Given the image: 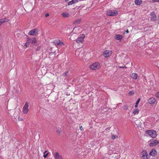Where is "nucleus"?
<instances>
[{
    "mask_svg": "<svg viewBox=\"0 0 159 159\" xmlns=\"http://www.w3.org/2000/svg\"><path fill=\"white\" fill-rule=\"evenodd\" d=\"M68 72H66L65 73H64L63 74V76L64 77H66L67 75V73Z\"/></svg>",
    "mask_w": 159,
    "mask_h": 159,
    "instance_id": "obj_38",
    "label": "nucleus"
},
{
    "mask_svg": "<svg viewBox=\"0 0 159 159\" xmlns=\"http://www.w3.org/2000/svg\"><path fill=\"white\" fill-rule=\"evenodd\" d=\"M78 2V0H72V1L69 2L68 4V5H72L74 3H75Z\"/></svg>",
    "mask_w": 159,
    "mask_h": 159,
    "instance_id": "obj_21",
    "label": "nucleus"
},
{
    "mask_svg": "<svg viewBox=\"0 0 159 159\" xmlns=\"http://www.w3.org/2000/svg\"><path fill=\"white\" fill-rule=\"evenodd\" d=\"M29 103L28 102H26L22 109V112L24 114H26L28 112L29 110Z\"/></svg>",
    "mask_w": 159,
    "mask_h": 159,
    "instance_id": "obj_4",
    "label": "nucleus"
},
{
    "mask_svg": "<svg viewBox=\"0 0 159 159\" xmlns=\"http://www.w3.org/2000/svg\"><path fill=\"white\" fill-rule=\"evenodd\" d=\"M140 98H139L138 99L137 102H136L135 105V108H137L138 107V104L139 103V102H140Z\"/></svg>",
    "mask_w": 159,
    "mask_h": 159,
    "instance_id": "obj_26",
    "label": "nucleus"
},
{
    "mask_svg": "<svg viewBox=\"0 0 159 159\" xmlns=\"http://www.w3.org/2000/svg\"><path fill=\"white\" fill-rule=\"evenodd\" d=\"M125 32L126 33H128L129 32V30L128 29L125 31Z\"/></svg>",
    "mask_w": 159,
    "mask_h": 159,
    "instance_id": "obj_42",
    "label": "nucleus"
},
{
    "mask_svg": "<svg viewBox=\"0 0 159 159\" xmlns=\"http://www.w3.org/2000/svg\"><path fill=\"white\" fill-rule=\"evenodd\" d=\"M159 143V141L157 140H154L151 142L149 145L150 147H153L156 146Z\"/></svg>",
    "mask_w": 159,
    "mask_h": 159,
    "instance_id": "obj_9",
    "label": "nucleus"
},
{
    "mask_svg": "<svg viewBox=\"0 0 159 159\" xmlns=\"http://www.w3.org/2000/svg\"><path fill=\"white\" fill-rule=\"evenodd\" d=\"M135 4L137 6H140L143 3V1L142 0H135Z\"/></svg>",
    "mask_w": 159,
    "mask_h": 159,
    "instance_id": "obj_17",
    "label": "nucleus"
},
{
    "mask_svg": "<svg viewBox=\"0 0 159 159\" xmlns=\"http://www.w3.org/2000/svg\"><path fill=\"white\" fill-rule=\"evenodd\" d=\"M118 14L117 11L114 10H108L106 12V15L107 16H113L117 15Z\"/></svg>",
    "mask_w": 159,
    "mask_h": 159,
    "instance_id": "obj_1",
    "label": "nucleus"
},
{
    "mask_svg": "<svg viewBox=\"0 0 159 159\" xmlns=\"http://www.w3.org/2000/svg\"><path fill=\"white\" fill-rule=\"evenodd\" d=\"M112 51L108 50H106L103 53L104 57H107L111 56L112 54Z\"/></svg>",
    "mask_w": 159,
    "mask_h": 159,
    "instance_id": "obj_6",
    "label": "nucleus"
},
{
    "mask_svg": "<svg viewBox=\"0 0 159 159\" xmlns=\"http://www.w3.org/2000/svg\"><path fill=\"white\" fill-rule=\"evenodd\" d=\"M40 48H40V47L38 46L37 47V48L36 50H37V51H39V50H40Z\"/></svg>",
    "mask_w": 159,
    "mask_h": 159,
    "instance_id": "obj_39",
    "label": "nucleus"
},
{
    "mask_svg": "<svg viewBox=\"0 0 159 159\" xmlns=\"http://www.w3.org/2000/svg\"><path fill=\"white\" fill-rule=\"evenodd\" d=\"M66 1H68V0H66Z\"/></svg>",
    "mask_w": 159,
    "mask_h": 159,
    "instance_id": "obj_44",
    "label": "nucleus"
},
{
    "mask_svg": "<svg viewBox=\"0 0 159 159\" xmlns=\"http://www.w3.org/2000/svg\"><path fill=\"white\" fill-rule=\"evenodd\" d=\"M155 95L157 97L159 98V92H157L156 93Z\"/></svg>",
    "mask_w": 159,
    "mask_h": 159,
    "instance_id": "obj_36",
    "label": "nucleus"
},
{
    "mask_svg": "<svg viewBox=\"0 0 159 159\" xmlns=\"http://www.w3.org/2000/svg\"><path fill=\"white\" fill-rule=\"evenodd\" d=\"M119 67L121 68H126L127 67L125 66H119Z\"/></svg>",
    "mask_w": 159,
    "mask_h": 159,
    "instance_id": "obj_40",
    "label": "nucleus"
},
{
    "mask_svg": "<svg viewBox=\"0 0 159 159\" xmlns=\"http://www.w3.org/2000/svg\"><path fill=\"white\" fill-rule=\"evenodd\" d=\"M29 44H30V43H31V39L28 37L26 39V41Z\"/></svg>",
    "mask_w": 159,
    "mask_h": 159,
    "instance_id": "obj_28",
    "label": "nucleus"
},
{
    "mask_svg": "<svg viewBox=\"0 0 159 159\" xmlns=\"http://www.w3.org/2000/svg\"><path fill=\"white\" fill-rule=\"evenodd\" d=\"M38 33V29H34L31 30L29 32L28 34L30 35L36 36Z\"/></svg>",
    "mask_w": 159,
    "mask_h": 159,
    "instance_id": "obj_5",
    "label": "nucleus"
},
{
    "mask_svg": "<svg viewBox=\"0 0 159 159\" xmlns=\"http://www.w3.org/2000/svg\"><path fill=\"white\" fill-rule=\"evenodd\" d=\"M75 55L76 56L79 57V58H81L82 57V53H80L79 51H76L75 52Z\"/></svg>",
    "mask_w": 159,
    "mask_h": 159,
    "instance_id": "obj_23",
    "label": "nucleus"
},
{
    "mask_svg": "<svg viewBox=\"0 0 159 159\" xmlns=\"http://www.w3.org/2000/svg\"><path fill=\"white\" fill-rule=\"evenodd\" d=\"M64 45V43L62 42H61V41L60 42L59 44H58V45L57 46V47H62Z\"/></svg>",
    "mask_w": 159,
    "mask_h": 159,
    "instance_id": "obj_29",
    "label": "nucleus"
},
{
    "mask_svg": "<svg viewBox=\"0 0 159 159\" xmlns=\"http://www.w3.org/2000/svg\"><path fill=\"white\" fill-rule=\"evenodd\" d=\"M134 93V92L133 91H130L129 92V95H132Z\"/></svg>",
    "mask_w": 159,
    "mask_h": 159,
    "instance_id": "obj_35",
    "label": "nucleus"
},
{
    "mask_svg": "<svg viewBox=\"0 0 159 159\" xmlns=\"http://www.w3.org/2000/svg\"><path fill=\"white\" fill-rule=\"evenodd\" d=\"M150 15L152 17L151 18V20L154 21L157 19V16L155 14L154 12L153 11L151 12L150 14Z\"/></svg>",
    "mask_w": 159,
    "mask_h": 159,
    "instance_id": "obj_12",
    "label": "nucleus"
},
{
    "mask_svg": "<svg viewBox=\"0 0 159 159\" xmlns=\"http://www.w3.org/2000/svg\"><path fill=\"white\" fill-rule=\"evenodd\" d=\"M81 21V20L80 19H78L76 20L73 22V24L76 25L80 24Z\"/></svg>",
    "mask_w": 159,
    "mask_h": 159,
    "instance_id": "obj_22",
    "label": "nucleus"
},
{
    "mask_svg": "<svg viewBox=\"0 0 159 159\" xmlns=\"http://www.w3.org/2000/svg\"><path fill=\"white\" fill-rule=\"evenodd\" d=\"M9 20L6 18H4L0 19V26L1 25L5 22H8Z\"/></svg>",
    "mask_w": 159,
    "mask_h": 159,
    "instance_id": "obj_16",
    "label": "nucleus"
},
{
    "mask_svg": "<svg viewBox=\"0 0 159 159\" xmlns=\"http://www.w3.org/2000/svg\"><path fill=\"white\" fill-rule=\"evenodd\" d=\"M30 44H29L27 42H26V43L25 44L24 46L25 47V48H27L29 47Z\"/></svg>",
    "mask_w": 159,
    "mask_h": 159,
    "instance_id": "obj_30",
    "label": "nucleus"
},
{
    "mask_svg": "<svg viewBox=\"0 0 159 159\" xmlns=\"http://www.w3.org/2000/svg\"><path fill=\"white\" fill-rule=\"evenodd\" d=\"M152 1L153 2H159V0H152Z\"/></svg>",
    "mask_w": 159,
    "mask_h": 159,
    "instance_id": "obj_37",
    "label": "nucleus"
},
{
    "mask_svg": "<svg viewBox=\"0 0 159 159\" xmlns=\"http://www.w3.org/2000/svg\"><path fill=\"white\" fill-rule=\"evenodd\" d=\"M56 131L57 133L60 134L61 132V129L60 128H58L57 129Z\"/></svg>",
    "mask_w": 159,
    "mask_h": 159,
    "instance_id": "obj_31",
    "label": "nucleus"
},
{
    "mask_svg": "<svg viewBox=\"0 0 159 159\" xmlns=\"http://www.w3.org/2000/svg\"><path fill=\"white\" fill-rule=\"evenodd\" d=\"M128 107L126 105H124L123 106V108L124 110L127 109Z\"/></svg>",
    "mask_w": 159,
    "mask_h": 159,
    "instance_id": "obj_32",
    "label": "nucleus"
},
{
    "mask_svg": "<svg viewBox=\"0 0 159 159\" xmlns=\"http://www.w3.org/2000/svg\"><path fill=\"white\" fill-rule=\"evenodd\" d=\"M146 133L148 134L152 138H156L157 136L156 132L154 130H150L146 131Z\"/></svg>",
    "mask_w": 159,
    "mask_h": 159,
    "instance_id": "obj_2",
    "label": "nucleus"
},
{
    "mask_svg": "<svg viewBox=\"0 0 159 159\" xmlns=\"http://www.w3.org/2000/svg\"><path fill=\"white\" fill-rule=\"evenodd\" d=\"M111 139H114L116 138H118V137L116 136L115 135H112L111 137Z\"/></svg>",
    "mask_w": 159,
    "mask_h": 159,
    "instance_id": "obj_33",
    "label": "nucleus"
},
{
    "mask_svg": "<svg viewBox=\"0 0 159 159\" xmlns=\"http://www.w3.org/2000/svg\"><path fill=\"white\" fill-rule=\"evenodd\" d=\"M61 15L64 18H67L70 16L69 14L66 12L62 13Z\"/></svg>",
    "mask_w": 159,
    "mask_h": 159,
    "instance_id": "obj_20",
    "label": "nucleus"
},
{
    "mask_svg": "<svg viewBox=\"0 0 159 159\" xmlns=\"http://www.w3.org/2000/svg\"><path fill=\"white\" fill-rule=\"evenodd\" d=\"M75 36V34H73L70 37V39L71 40H74L75 39V38H74V37Z\"/></svg>",
    "mask_w": 159,
    "mask_h": 159,
    "instance_id": "obj_34",
    "label": "nucleus"
},
{
    "mask_svg": "<svg viewBox=\"0 0 159 159\" xmlns=\"http://www.w3.org/2000/svg\"><path fill=\"white\" fill-rule=\"evenodd\" d=\"M22 120V119H21V120Z\"/></svg>",
    "mask_w": 159,
    "mask_h": 159,
    "instance_id": "obj_45",
    "label": "nucleus"
},
{
    "mask_svg": "<svg viewBox=\"0 0 159 159\" xmlns=\"http://www.w3.org/2000/svg\"><path fill=\"white\" fill-rule=\"evenodd\" d=\"M157 152L156 150L153 148L152 149L151 152L150 153V154L152 156H155Z\"/></svg>",
    "mask_w": 159,
    "mask_h": 159,
    "instance_id": "obj_19",
    "label": "nucleus"
},
{
    "mask_svg": "<svg viewBox=\"0 0 159 159\" xmlns=\"http://www.w3.org/2000/svg\"><path fill=\"white\" fill-rule=\"evenodd\" d=\"M49 16V14H46V15H45V16L46 17L48 16Z\"/></svg>",
    "mask_w": 159,
    "mask_h": 159,
    "instance_id": "obj_43",
    "label": "nucleus"
},
{
    "mask_svg": "<svg viewBox=\"0 0 159 159\" xmlns=\"http://www.w3.org/2000/svg\"><path fill=\"white\" fill-rule=\"evenodd\" d=\"M142 158L143 159H148L147 156L148 155V154L146 150H143L142 152Z\"/></svg>",
    "mask_w": 159,
    "mask_h": 159,
    "instance_id": "obj_10",
    "label": "nucleus"
},
{
    "mask_svg": "<svg viewBox=\"0 0 159 159\" xmlns=\"http://www.w3.org/2000/svg\"><path fill=\"white\" fill-rule=\"evenodd\" d=\"M53 155L55 159H63L62 157L57 152H56L53 154Z\"/></svg>",
    "mask_w": 159,
    "mask_h": 159,
    "instance_id": "obj_11",
    "label": "nucleus"
},
{
    "mask_svg": "<svg viewBox=\"0 0 159 159\" xmlns=\"http://www.w3.org/2000/svg\"><path fill=\"white\" fill-rule=\"evenodd\" d=\"M85 37V35L84 34H80V37L78 38L76 40V42L77 43H80L82 42L84 39Z\"/></svg>",
    "mask_w": 159,
    "mask_h": 159,
    "instance_id": "obj_7",
    "label": "nucleus"
},
{
    "mask_svg": "<svg viewBox=\"0 0 159 159\" xmlns=\"http://www.w3.org/2000/svg\"><path fill=\"white\" fill-rule=\"evenodd\" d=\"M36 42V40L35 38H32L31 39V43L32 44L34 45H35Z\"/></svg>",
    "mask_w": 159,
    "mask_h": 159,
    "instance_id": "obj_24",
    "label": "nucleus"
},
{
    "mask_svg": "<svg viewBox=\"0 0 159 159\" xmlns=\"http://www.w3.org/2000/svg\"><path fill=\"white\" fill-rule=\"evenodd\" d=\"M115 38L116 40L120 41L123 39V37L120 34H117L115 35Z\"/></svg>",
    "mask_w": 159,
    "mask_h": 159,
    "instance_id": "obj_13",
    "label": "nucleus"
},
{
    "mask_svg": "<svg viewBox=\"0 0 159 159\" xmlns=\"http://www.w3.org/2000/svg\"><path fill=\"white\" fill-rule=\"evenodd\" d=\"M61 41L59 40H55L54 41V44L57 46L58 45Z\"/></svg>",
    "mask_w": 159,
    "mask_h": 159,
    "instance_id": "obj_25",
    "label": "nucleus"
},
{
    "mask_svg": "<svg viewBox=\"0 0 159 159\" xmlns=\"http://www.w3.org/2000/svg\"><path fill=\"white\" fill-rule=\"evenodd\" d=\"M130 76L132 78L136 80L137 78L138 75L136 73H132L130 75Z\"/></svg>",
    "mask_w": 159,
    "mask_h": 159,
    "instance_id": "obj_18",
    "label": "nucleus"
},
{
    "mask_svg": "<svg viewBox=\"0 0 159 159\" xmlns=\"http://www.w3.org/2000/svg\"><path fill=\"white\" fill-rule=\"evenodd\" d=\"M80 130H82L83 129V127L82 126H81L80 128Z\"/></svg>",
    "mask_w": 159,
    "mask_h": 159,
    "instance_id": "obj_41",
    "label": "nucleus"
},
{
    "mask_svg": "<svg viewBox=\"0 0 159 159\" xmlns=\"http://www.w3.org/2000/svg\"><path fill=\"white\" fill-rule=\"evenodd\" d=\"M82 30V29L80 27H75L74 28L72 32L75 34H79L81 32Z\"/></svg>",
    "mask_w": 159,
    "mask_h": 159,
    "instance_id": "obj_8",
    "label": "nucleus"
},
{
    "mask_svg": "<svg viewBox=\"0 0 159 159\" xmlns=\"http://www.w3.org/2000/svg\"><path fill=\"white\" fill-rule=\"evenodd\" d=\"M100 64L98 62H95L90 66V68L93 70H98L100 68Z\"/></svg>",
    "mask_w": 159,
    "mask_h": 159,
    "instance_id": "obj_3",
    "label": "nucleus"
},
{
    "mask_svg": "<svg viewBox=\"0 0 159 159\" xmlns=\"http://www.w3.org/2000/svg\"><path fill=\"white\" fill-rule=\"evenodd\" d=\"M156 100L154 98H151L148 99V102L151 104H154L156 102Z\"/></svg>",
    "mask_w": 159,
    "mask_h": 159,
    "instance_id": "obj_15",
    "label": "nucleus"
},
{
    "mask_svg": "<svg viewBox=\"0 0 159 159\" xmlns=\"http://www.w3.org/2000/svg\"><path fill=\"white\" fill-rule=\"evenodd\" d=\"M48 155V152L47 151H45L44 152L43 157L44 158H46Z\"/></svg>",
    "mask_w": 159,
    "mask_h": 159,
    "instance_id": "obj_27",
    "label": "nucleus"
},
{
    "mask_svg": "<svg viewBox=\"0 0 159 159\" xmlns=\"http://www.w3.org/2000/svg\"><path fill=\"white\" fill-rule=\"evenodd\" d=\"M139 109L137 108H136L133 109V110L132 111H131L132 115L133 116L138 115L139 114Z\"/></svg>",
    "mask_w": 159,
    "mask_h": 159,
    "instance_id": "obj_14",
    "label": "nucleus"
}]
</instances>
